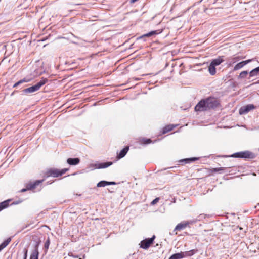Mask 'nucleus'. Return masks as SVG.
I'll return each mask as SVG.
<instances>
[{
  "label": "nucleus",
  "mask_w": 259,
  "mask_h": 259,
  "mask_svg": "<svg viewBox=\"0 0 259 259\" xmlns=\"http://www.w3.org/2000/svg\"><path fill=\"white\" fill-rule=\"evenodd\" d=\"M184 257L183 252H181L180 253H175L172 255L169 259H181Z\"/></svg>",
  "instance_id": "20"
},
{
  "label": "nucleus",
  "mask_w": 259,
  "mask_h": 259,
  "mask_svg": "<svg viewBox=\"0 0 259 259\" xmlns=\"http://www.w3.org/2000/svg\"><path fill=\"white\" fill-rule=\"evenodd\" d=\"M39 243H37V244L34 247V249L32 251L30 259H38L39 252H38V246Z\"/></svg>",
  "instance_id": "9"
},
{
  "label": "nucleus",
  "mask_w": 259,
  "mask_h": 259,
  "mask_svg": "<svg viewBox=\"0 0 259 259\" xmlns=\"http://www.w3.org/2000/svg\"><path fill=\"white\" fill-rule=\"evenodd\" d=\"M68 169L67 168H64L62 170H59L56 168H50L46 171V175L47 177L50 176L58 177L65 174L68 171Z\"/></svg>",
  "instance_id": "2"
},
{
  "label": "nucleus",
  "mask_w": 259,
  "mask_h": 259,
  "mask_svg": "<svg viewBox=\"0 0 259 259\" xmlns=\"http://www.w3.org/2000/svg\"><path fill=\"white\" fill-rule=\"evenodd\" d=\"M11 240V238H8L6 240H5L3 243H2L0 245V251L4 248H5L9 244Z\"/></svg>",
  "instance_id": "22"
},
{
  "label": "nucleus",
  "mask_w": 259,
  "mask_h": 259,
  "mask_svg": "<svg viewBox=\"0 0 259 259\" xmlns=\"http://www.w3.org/2000/svg\"><path fill=\"white\" fill-rule=\"evenodd\" d=\"M225 169V167H219V168H211L209 170V171L212 173L220 172L224 170Z\"/></svg>",
  "instance_id": "25"
},
{
  "label": "nucleus",
  "mask_w": 259,
  "mask_h": 259,
  "mask_svg": "<svg viewBox=\"0 0 259 259\" xmlns=\"http://www.w3.org/2000/svg\"><path fill=\"white\" fill-rule=\"evenodd\" d=\"M112 164V162H104V163L100 164L98 168H106V167L111 165Z\"/></svg>",
  "instance_id": "24"
},
{
  "label": "nucleus",
  "mask_w": 259,
  "mask_h": 259,
  "mask_svg": "<svg viewBox=\"0 0 259 259\" xmlns=\"http://www.w3.org/2000/svg\"><path fill=\"white\" fill-rule=\"evenodd\" d=\"M116 183L114 182H107L106 181H102L99 182L97 186L98 187H105L107 185H115Z\"/></svg>",
  "instance_id": "14"
},
{
  "label": "nucleus",
  "mask_w": 259,
  "mask_h": 259,
  "mask_svg": "<svg viewBox=\"0 0 259 259\" xmlns=\"http://www.w3.org/2000/svg\"><path fill=\"white\" fill-rule=\"evenodd\" d=\"M27 190H28L27 189V185L26 186V188L25 189H22V190H21V192H25Z\"/></svg>",
  "instance_id": "33"
},
{
  "label": "nucleus",
  "mask_w": 259,
  "mask_h": 259,
  "mask_svg": "<svg viewBox=\"0 0 259 259\" xmlns=\"http://www.w3.org/2000/svg\"><path fill=\"white\" fill-rule=\"evenodd\" d=\"M175 127H176V126L173 125H166L163 128L161 133L162 134H165L172 131Z\"/></svg>",
  "instance_id": "17"
},
{
  "label": "nucleus",
  "mask_w": 259,
  "mask_h": 259,
  "mask_svg": "<svg viewBox=\"0 0 259 259\" xmlns=\"http://www.w3.org/2000/svg\"><path fill=\"white\" fill-rule=\"evenodd\" d=\"M44 179L41 180H36L33 182H30L27 184V189L29 190H33L37 186L42 183Z\"/></svg>",
  "instance_id": "7"
},
{
  "label": "nucleus",
  "mask_w": 259,
  "mask_h": 259,
  "mask_svg": "<svg viewBox=\"0 0 259 259\" xmlns=\"http://www.w3.org/2000/svg\"><path fill=\"white\" fill-rule=\"evenodd\" d=\"M252 61L251 59H248L245 61H243L241 62L237 63L234 67V70H237L241 68H242L244 66L249 63Z\"/></svg>",
  "instance_id": "10"
},
{
  "label": "nucleus",
  "mask_w": 259,
  "mask_h": 259,
  "mask_svg": "<svg viewBox=\"0 0 259 259\" xmlns=\"http://www.w3.org/2000/svg\"><path fill=\"white\" fill-rule=\"evenodd\" d=\"M161 31L158 32V31L157 30L152 31L147 34L143 35L140 37L142 38V37H150V36H152L153 35L159 34V33H161Z\"/></svg>",
  "instance_id": "23"
},
{
  "label": "nucleus",
  "mask_w": 259,
  "mask_h": 259,
  "mask_svg": "<svg viewBox=\"0 0 259 259\" xmlns=\"http://www.w3.org/2000/svg\"><path fill=\"white\" fill-rule=\"evenodd\" d=\"M11 201V199H8L0 203V211L4 209L7 208L9 206L10 202Z\"/></svg>",
  "instance_id": "16"
},
{
  "label": "nucleus",
  "mask_w": 259,
  "mask_h": 259,
  "mask_svg": "<svg viewBox=\"0 0 259 259\" xmlns=\"http://www.w3.org/2000/svg\"><path fill=\"white\" fill-rule=\"evenodd\" d=\"M197 250L192 249L188 251L183 252L184 257L191 256L194 255L196 252H197Z\"/></svg>",
  "instance_id": "19"
},
{
  "label": "nucleus",
  "mask_w": 259,
  "mask_h": 259,
  "mask_svg": "<svg viewBox=\"0 0 259 259\" xmlns=\"http://www.w3.org/2000/svg\"><path fill=\"white\" fill-rule=\"evenodd\" d=\"M47 81L48 79L47 78H42L41 80L36 84L25 89L24 91L26 93H33L35 91H37L41 88V86H42L46 83H47Z\"/></svg>",
  "instance_id": "3"
},
{
  "label": "nucleus",
  "mask_w": 259,
  "mask_h": 259,
  "mask_svg": "<svg viewBox=\"0 0 259 259\" xmlns=\"http://www.w3.org/2000/svg\"><path fill=\"white\" fill-rule=\"evenodd\" d=\"M259 75V66L258 67H256L254 68V69L252 70L249 72V76L250 77H253V76H256Z\"/></svg>",
  "instance_id": "18"
},
{
  "label": "nucleus",
  "mask_w": 259,
  "mask_h": 259,
  "mask_svg": "<svg viewBox=\"0 0 259 259\" xmlns=\"http://www.w3.org/2000/svg\"><path fill=\"white\" fill-rule=\"evenodd\" d=\"M50 239L49 238L48 239V240L46 241V242H45V248L46 249H48L49 248V245H50Z\"/></svg>",
  "instance_id": "30"
},
{
  "label": "nucleus",
  "mask_w": 259,
  "mask_h": 259,
  "mask_svg": "<svg viewBox=\"0 0 259 259\" xmlns=\"http://www.w3.org/2000/svg\"><path fill=\"white\" fill-rule=\"evenodd\" d=\"M198 159H199V158L192 157V158H186V159H181V160H179V162L180 163H182V164L183 165L184 164L189 163H190L192 162H194Z\"/></svg>",
  "instance_id": "13"
},
{
  "label": "nucleus",
  "mask_w": 259,
  "mask_h": 259,
  "mask_svg": "<svg viewBox=\"0 0 259 259\" xmlns=\"http://www.w3.org/2000/svg\"><path fill=\"white\" fill-rule=\"evenodd\" d=\"M141 142L144 144H149L151 142V140L150 139L143 138L141 140Z\"/></svg>",
  "instance_id": "29"
},
{
  "label": "nucleus",
  "mask_w": 259,
  "mask_h": 259,
  "mask_svg": "<svg viewBox=\"0 0 259 259\" xmlns=\"http://www.w3.org/2000/svg\"><path fill=\"white\" fill-rule=\"evenodd\" d=\"M159 197H157V198H156L155 199H154L151 202V205H155L159 200Z\"/></svg>",
  "instance_id": "31"
},
{
  "label": "nucleus",
  "mask_w": 259,
  "mask_h": 259,
  "mask_svg": "<svg viewBox=\"0 0 259 259\" xmlns=\"http://www.w3.org/2000/svg\"><path fill=\"white\" fill-rule=\"evenodd\" d=\"M67 162L69 165H75L78 164L79 163L80 159L78 158H69L67 159Z\"/></svg>",
  "instance_id": "15"
},
{
  "label": "nucleus",
  "mask_w": 259,
  "mask_h": 259,
  "mask_svg": "<svg viewBox=\"0 0 259 259\" xmlns=\"http://www.w3.org/2000/svg\"><path fill=\"white\" fill-rule=\"evenodd\" d=\"M257 83H259V79H258V81Z\"/></svg>",
  "instance_id": "34"
},
{
  "label": "nucleus",
  "mask_w": 259,
  "mask_h": 259,
  "mask_svg": "<svg viewBox=\"0 0 259 259\" xmlns=\"http://www.w3.org/2000/svg\"><path fill=\"white\" fill-rule=\"evenodd\" d=\"M255 108V106L253 104H248L246 106H244L242 107L239 109V114H245L247 113L250 111L253 110Z\"/></svg>",
  "instance_id": "6"
},
{
  "label": "nucleus",
  "mask_w": 259,
  "mask_h": 259,
  "mask_svg": "<svg viewBox=\"0 0 259 259\" xmlns=\"http://www.w3.org/2000/svg\"><path fill=\"white\" fill-rule=\"evenodd\" d=\"M208 71L211 75H214L216 73L215 66L210 63L208 67Z\"/></svg>",
  "instance_id": "21"
},
{
  "label": "nucleus",
  "mask_w": 259,
  "mask_h": 259,
  "mask_svg": "<svg viewBox=\"0 0 259 259\" xmlns=\"http://www.w3.org/2000/svg\"><path fill=\"white\" fill-rule=\"evenodd\" d=\"M244 58L243 57H240V56H237V57H233L231 58V60H232V62L233 63L236 62V61L239 60H241L242 59H243Z\"/></svg>",
  "instance_id": "28"
},
{
  "label": "nucleus",
  "mask_w": 259,
  "mask_h": 259,
  "mask_svg": "<svg viewBox=\"0 0 259 259\" xmlns=\"http://www.w3.org/2000/svg\"><path fill=\"white\" fill-rule=\"evenodd\" d=\"M223 57L224 56H219L217 58L212 60L211 64L215 66L219 65L224 62Z\"/></svg>",
  "instance_id": "11"
},
{
  "label": "nucleus",
  "mask_w": 259,
  "mask_h": 259,
  "mask_svg": "<svg viewBox=\"0 0 259 259\" xmlns=\"http://www.w3.org/2000/svg\"><path fill=\"white\" fill-rule=\"evenodd\" d=\"M248 74V72L247 71H242L239 75V78H244L246 77Z\"/></svg>",
  "instance_id": "27"
},
{
  "label": "nucleus",
  "mask_w": 259,
  "mask_h": 259,
  "mask_svg": "<svg viewBox=\"0 0 259 259\" xmlns=\"http://www.w3.org/2000/svg\"><path fill=\"white\" fill-rule=\"evenodd\" d=\"M232 157L235 158H253L254 154L249 151H242L234 153L232 155Z\"/></svg>",
  "instance_id": "4"
},
{
  "label": "nucleus",
  "mask_w": 259,
  "mask_h": 259,
  "mask_svg": "<svg viewBox=\"0 0 259 259\" xmlns=\"http://www.w3.org/2000/svg\"><path fill=\"white\" fill-rule=\"evenodd\" d=\"M27 249H24V259H26L27 256Z\"/></svg>",
  "instance_id": "32"
},
{
  "label": "nucleus",
  "mask_w": 259,
  "mask_h": 259,
  "mask_svg": "<svg viewBox=\"0 0 259 259\" xmlns=\"http://www.w3.org/2000/svg\"><path fill=\"white\" fill-rule=\"evenodd\" d=\"M155 238V236L153 235L151 238H147L142 240L140 243V247L144 249H147L153 243Z\"/></svg>",
  "instance_id": "5"
},
{
  "label": "nucleus",
  "mask_w": 259,
  "mask_h": 259,
  "mask_svg": "<svg viewBox=\"0 0 259 259\" xmlns=\"http://www.w3.org/2000/svg\"><path fill=\"white\" fill-rule=\"evenodd\" d=\"M220 106V100L214 97H209L202 99L195 106L196 111H205L211 109H214Z\"/></svg>",
  "instance_id": "1"
},
{
  "label": "nucleus",
  "mask_w": 259,
  "mask_h": 259,
  "mask_svg": "<svg viewBox=\"0 0 259 259\" xmlns=\"http://www.w3.org/2000/svg\"><path fill=\"white\" fill-rule=\"evenodd\" d=\"M190 222L188 221H183L179 223L176 227L174 231H180L185 229L186 227L189 226Z\"/></svg>",
  "instance_id": "8"
},
{
  "label": "nucleus",
  "mask_w": 259,
  "mask_h": 259,
  "mask_svg": "<svg viewBox=\"0 0 259 259\" xmlns=\"http://www.w3.org/2000/svg\"><path fill=\"white\" fill-rule=\"evenodd\" d=\"M29 80H30L26 79L25 78L21 79L20 81L16 82V83H15L14 85H13V87L14 88L16 87L18 85H19V84H20L21 83H23V82H27L29 81Z\"/></svg>",
  "instance_id": "26"
},
{
  "label": "nucleus",
  "mask_w": 259,
  "mask_h": 259,
  "mask_svg": "<svg viewBox=\"0 0 259 259\" xmlns=\"http://www.w3.org/2000/svg\"><path fill=\"white\" fill-rule=\"evenodd\" d=\"M129 150V147H125L119 153L117 154V158L120 159L125 156Z\"/></svg>",
  "instance_id": "12"
}]
</instances>
